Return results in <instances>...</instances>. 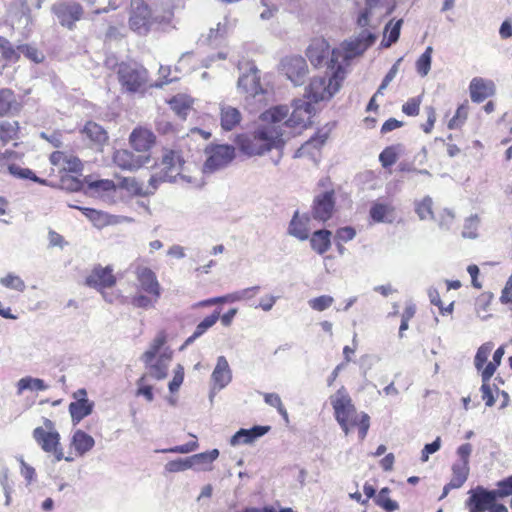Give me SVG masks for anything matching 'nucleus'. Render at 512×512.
<instances>
[{
    "mask_svg": "<svg viewBox=\"0 0 512 512\" xmlns=\"http://www.w3.org/2000/svg\"><path fill=\"white\" fill-rule=\"evenodd\" d=\"M340 53V51L332 53L331 69L311 79L304 98L293 101V111L289 118H287L286 106H275L261 114V124L252 136L240 141V149L243 153L255 156L263 155L274 148L279 149L294 135L293 128H303L310 123L315 113L312 102L328 101L340 89L345 74L339 63Z\"/></svg>",
    "mask_w": 512,
    "mask_h": 512,
    "instance_id": "nucleus-1",
    "label": "nucleus"
},
{
    "mask_svg": "<svg viewBox=\"0 0 512 512\" xmlns=\"http://www.w3.org/2000/svg\"><path fill=\"white\" fill-rule=\"evenodd\" d=\"M330 402L334 410L335 419L345 435H348L351 430L357 427L359 439L363 441L370 427V417L364 412H357L346 388L343 386L339 388L330 397Z\"/></svg>",
    "mask_w": 512,
    "mask_h": 512,
    "instance_id": "nucleus-2",
    "label": "nucleus"
},
{
    "mask_svg": "<svg viewBox=\"0 0 512 512\" xmlns=\"http://www.w3.org/2000/svg\"><path fill=\"white\" fill-rule=\"evenodd\" d=\"M185 162L178 151L166 150L159 164V172L151 175L149 179V188L146 193L155 191L161 182H178L183 181L189 184L198 185L199 181L192 175L185 173Z\"/></svg>",
    "mask_w": 512,
    "mask_h": 512,
    "instance_id": "nucleus-3",
    "label": "nucleus"
},
{
    "mask_svg": "<svg viewBox=\"0 0 512 512\" xmlns=\"http://www.w3.org/2000/svg\"><path fill=\"white\" fill-rule=\"evenodd\" d=\"M240 75L237 81V89L240 94L244 95L245 100L257 104L265 103L269 95L268 86L264 85L260 79V71L251 62L245 63L246 70L243 71V64L237 62Z\"/></svg>",
    "mask_w": 512,
    "mask_h": 512,
    "instance_id": "nucleus-4",
    "label": "nucleus"
},
{
    "mask_svg": "<svg viewBox=\"0 0 512 512\" xmlns=\"http://www.w3.org/2000/svg\"><path fill=\"white\" fill-rule=\"evenodd\" d=\"M139 287L147 295L138 294L131 298V304L137 308L148 309L154 307L161 296V286L155 273L146 267H137L135 270Z\"/></svg>",
    "mask_w": 512,
    "mask_h": 512,
    "instance_id": "nucleus-5",
    "label": "nucleus"
},
{
    "mask_svg": "<svg viewBox=\"0 0 512 512\" xmlns=\"http://www.w3.org/2000/svg\"><path fill=\"white\" fill-rule=\"evenodd\" d=\"M32 436L38 446L44 452L53 454L57 461L62 459L72 461L74 459L72 456H64L61 436L52 420L44 418L43 426L36 427L32 432Z\"/></svg>",
    "mask_w": 512,
    "mask_h": 512,
    "instance_id": "nucleus-6",
    "label": "nucleus"
},
{
    "mask_svg": "<svg viewBox=\"0 0 512 512\" xmlns=\"http://www.w3.org/2000/svg\"><path fill=\"white\" fill-rule=\"evenodd\" d=\"M159 18L157 9L152 11L143 0H131L129 26L135 33L146 35L152 25L159 22Z\"/></svg>",
    "mask_w": 512,
    "mask_h": 512,
    "instance_id": "nucleus-7",
    "label": "nucleus"
},
{
    "mask_svg": "<svg viewBox=\"0 0 512 512\" xmlns=\"http://www.w3.org/2000/svg\"><path fill=\"white\" fill-rule=\"evenodd\" d=\"M115 284L116 277L113 274V270L109 266L95 267L85 279V285L100 291L107 302L123 303L125 301V298L123 296L114 293H107L104 291L106 288H111Z\"/></svg>",
    "mask_w": 512,
    "mask_h": 512,
    "instance_id": "nucleus-8",
    "label": "nucleus"
},
{
    "mask_svg": "<svg viewBox=\"0 0 512 512\" xmlns=\"http://www.w3.org/2000/svg\"><path fill=\"white\" fill-rule=\"evenodd\" d=\"M469 493L466 505L470 512H508L506 506L496 503L497 497L493 490L488 491L478 486Z\"/></svg>",
    "mask_w": 512,
    "mask_h": 512,
    "instance_id": "nucleus-9",
    "label": "nucleus"
},
{
    "mask_svg": "<svg viewBox=\"0 0 512 512\" xmlns=\"http://www.w3.org/2000/svg\"><path fill=\"white\" fill-rule=\"evenodd\" d=\"M147 70L137 63H121L118 69V79L128 92L138 91L147 81Z\"/></svg>",
    "mask_w": 512,
    "mask_h": 512,
    "instance_id": "nucleus-10",
    "label": "nucleus"
},
{
    "mask_svg": "<svg viewBox=\"0 0 512 512\" xmlns=\"http://www.w3.org/2000/svg\"><path fill=\"white\" fill-rule=\"evenodd\" d=\"M43 0H12L8 10V20L15 29H27L32 22L30 6L40 9Z\"/></svg>",
    "mask_w": 512,
    "mask_h": 512,
    "instance_id": "nucleus-11",
    "label": "nucleus"
},
{
    "mask_svg": "<svg viewBox=\"0 0 512 512\" xmlns=\"http://www.w3.org/2000/svg\"><path fill=\"white\" fill-rule=\"evenodd\" d=\"M207 159L203 165L204 173H213L225 168L235 158V148L232 145H215L207 147Z\"/></svg>",
    "mask_w": 512,
    "mask_h": 512,
    "instance_id": "nucleus-12",
    "label": "nucleus"
},
{
    "mask_svg": "<svg viewBox=\"0 0 512 512\" xmlns=\"http://www.w3.org/2000/svg\"><path fill=\"white\" fill-rule=\"evenodd\" d=\"M392 12V8L383 5L382 0H366L364 9L357 18L358 26L377 28L382 19Z\"/></svg>",
    "mask_w": 512,
    "mask_h": 512,
    "instance_id": "nucleus-13",
    "label": "nucleus"
},
{
    "mask_svg": "<svg viewBox=\"0 0 512 512\" xmlns=\"http://www.w3.org/2000/svg\"><path fill=\"white\" fill-rule=\"evenodd\" d=\"M376 40V36L369 30H363L359 35L343 44L339 54V63L343 67L344 62L361 55Z\"/></svg>",
    "mask_w": 512,
    "mask_h": 512,
    "instance_id": "nucleus-14",
    "label": "nucleus"
},
{
    "mask_svg": "<svg viewBox=\"0 0 512 512\" xmlns=\"http://www.w3.org/2000/svg\"><path fill=\"white\" fill-rule=\"evenodd\" d=\"M151 161L150 154H135L128 149H117L112 154L113 164L123 171L136 172Z\"/></svg>",
    "mask_w": 512,
    "mask_h": 512,
    "instance_id": "nucleus-15",
    "label": "nucleus"
},
{
    "mask_svg": "<svg viewBox=\"0 0 512 512\" xmlns=\"http://www.w3.org/2000/svg\"><path fill=\"white\" fill-rule=\"evenodd\" d=\"M334 51L339 49H330L329 43L323 38L314 39L307 48L306 55L315 67H326V70L331 69V58Z\"/></svg>",
    "mask_w": 512,
    "mask_h": 512,
    "instance_id": "nucleus-16",
    "label": "nucleus"
},
{
    "mask_svg": "<svg viewBox=\"0 0 512 512\" xmlns=\"http://www.w3.org/2000/svg\"><path fill=\"white\" fill-rule=\"evenodd\" d=\"M335 210V198L333 191H324L317 194L312 202L311 215L319 222L328 221Z\"/></svg>",
    "mask_w": 512,
    "mask_h": 512,
    "instance_id": "nucleus-17",
    "label": "nucleus"
},
{
    "mask_svg": "<svg viewBox=\"0 0 512 512\" xmlns=\"http://www.w3.org/2000/svg\"><path fill=\"white\" fill-rule=\"evenodd\" d=\"M282 71L294 85H301L308 74L306 60L301 56H288L281 62Z\"/></svg>",
    "mask_w": 512,
    "mask_h": 512,
    "instance_id": "nucleus-18",
    "label": "nucleus"
},
{
    "mask_svg": "<svg viewBox=\"0 0 512 512\" xmlns=\"http://www.w3.org/2000/svg\"><path fill=\"white\" fill-rule=\"evenodd\" d=\"M75 401L71 402L68 410L74 425L79 424L85 417L90 415L94 408V402L88 400L87 391L84 388L73 393Z\"/></svg>",
    "mask_w": 512,
    "mask_h": 512,
    "instance_id": "nucleus-19",
    "label": "nucleus"
},
{
    "mask_svg": "<svg viewBox=\"0 0 512 512\" xmlns=\"http://www.w3.org/2000/svg\"><path fill=\"white\" fill-rule=\"evenodd\" d=\"M53 13L57 16L61 25L72 29L83 13L81 5L75 1H63L53 5Z\"/></svg>",
    "mask_w": 512,
    "mask_h": 512,
    "instance_id": "nucleus-20",
    "label": "nucleus"
},
{
    "mask_svg": "<svg viewBox=\"0 0 512 512\" xmlns=\"http://www.w3.org/2000/svg\"><path fill=\"white\" fill-rule=\"evenodd\" d=\"M128 141L138 154H150L151 148L155 145L156 136L150 129L138 126L132 130Z\"/></svg>",
    "mask_w": 512,
    "mask_h": 512,
    "instance_id": "nucleus-21",
    "label": "nucleus"
},
{
    "mask_svg": "<svg viewBox=\"0 0 512 512\" xmlns=\"http://www.w3.org/2000/svg\"><path fill=\"white\" fill-rule=\"evenodd\" d=\"M95 445L94 438L81 429L74 431L70 440V454L82 457Z\"/></svg>",
    "mask_w": 512,
    "mask_h": 512,
    "instance_id": "nucleus-22",
    "label": "nucleus"
},
{
    "mask_svg": "<svg viewBox=\"0 0 512 512\" xmlns=\"http://www.w3.org/2000/svg\"><path fill=\"white\" fill-rule=\"evenodd\" d=\"M219 117L221 128L225 131L234 130L242 121L240 110L224 102L219 104Z\"/></svg>",
    "mask_w": 512,
    "mask_h": 512,
    "instance_id": "nucleus-23",
    "label": "nucleus"
},
{
    "mask_svg": "<svg viewBox=\"0 0 512 512\" xmlns=\"http://www.w3.org/2000/svg\"><path fill=\"white\" fill-rule=\"evenodd\" d=\"M469 465L465 462H457L452 465V477L443 488V493L439 499L445 498L452 489L460 488L467 480L469 475Z\"/></svg>",
    "mask_w": 512,
    "mask_h": 512,
    "instance_id": "nucleus-24",
    "label": "nucleus"
},
{
    "mask_svg": "<svg viewBox=\"0 0 512 512\" xmlns=\"http://www.w3.org/2000/svg\"><path fill=\"white\" fill-rule=\"evenodd\" d=\"M310 218L305 214L296 211L289 223L288 234L299 239L306 240L310 236Z\"/></svg>",
    "mask_w": 512,
    "mask_h": 512,
    "instance_id": "nucleus-25",
    "label": "nucleus"
},
{
    "mask_svg": "<svg viewBox=\"0 0 512 512\" xmlns=\"http://www.w3.org/2000/svg\"><path fill=\"white\" fill-rule=\"evenodd\" d=\"M211 379L214 388L223 389L232 380L231 370L228 361L224 356H219L217 359L216 366L212 372Z\"/></svg>",
    "mask_w": 512,
    "mask_h": 512,
    "instance_id": "nucleus-26",
    "label": "nucleus"
},
{
    "mask_svg": "<svg viewBox=\"0 0 512 512\" xmlns=\"http://www.w3.org/2000/svg\"><path fill=\"white\" fill-rule=\"evenodd\" d=\"M89 193L104 201H112L116 193V185L112 180L101 179L88 183Z\"/></svg>",
    "mask_w": 512,
    "mask_h": 512,
    "instance_id": "nucleus-27",
    "label": "nucleus"
},
{
    "mask_svg": "<svg viewBox=\"0 0 512 512\" xmlns=\"http://www.w3.org/2000/svg\"><path fill=\"white\" fill-rule=\"evenodd\" d=\"M269 426H254L251 429H240L230 440L231 445L249 444L269 431Z\"/></svg>",
    "mask_w": 512,
    "mask_h": 512,
    "instance_id": "nucleus-28",
    "label": "nucleus"
},
{
    "mask_svg": "<svg viewBox=\"0 0 512 512\" xmlns=\"http://www.w3.org/2000/svg\"><path fill=\"white\" fill-rule=\"evenodd\" d=\"M469 91L471 100L480 103L493 94V83L476 77L471 80Z\"/></svg>",
    "mask_w": 512,
    "mask_h": 512,
    "instance_id": "nucleus-29",
    "label": "nucleus"
},
{
    "mask_svg": "<svg viewBox=\"0 0 512 512\" xmlns=\"http://www.w3.org/2000/svg\"><path fill=\"white\" fill-rule=\"evenodd\" d=\"M173 352L166 348L158 357L157 361L152 362L146 367L149 369V375L156 380H163L168 375V363L171 361Z\"/></svg>",
    "mask_w": 512,
    "mask_h": 512,
    "instance_id": "nucleus-30",
    "label": "nucleus"
},
{
    "mask_svg": "<svg viewBox=\"0 0 512 512\" xmlns=\"http://www.w3.org/2000/svg\"><path fill=\"white\" fill-rule=\"evenodd\" d=\"M370 217L378 223H393L396 219L395 208L391 203L376 202L370 208Z\"/></svg>",
    "mask_w": 512,
    "mask_h": 512,
    "instance_id": "nucleus-31",
    "label": "nucleus"
},
{
    "mask_svg": "<svg viewBox=\"0 0 512 512\" xmlns=\"http://www.w3.org/2000/svg\"><path fill=\"white\" fill-rule=\"evenodd\" d=\"M20 109L14 92L8 88L0 89V116L18 113Z\"/></svg>",
    "mask_w": 512,
    "mask_h": 512,
    "instance_id": "nucleus-32",
    "label": "nucleus"
},
{
    "mask_svg": "<svg viewBox=\"0 0 512 512\" xmlns=\"http://www.w3.org/2000/svg\"><path fill=\"white\" fill-rule=\"evenodd\" d=\"M167 342V333L165 330H160L157 332L156 336L150 343L149 348L142 354L141 360L145 365L150 364L160 350L164 347Z\"/></svg>",
    "mask_w": 512,
    "mask_h": 512,
    "instance_id": "nucleus-33",
    "label": "nucleus"
},
{
    "mask_svg": "<svg viewBox=\"0 0 512 512\" xmlns=\"http://www.w3.org/2000/svg\"><path fill=\"white\" fill-rule=\"evenodd\" d=\"M171 108L182 119H185L192 108L193 99L185 94L174 96L169 102Z\"/></svg>",
    "mask_w": 512,
    "mask_h": 512,
    "instance_id": "nucleus-34",
    "label": "nucleus"
},
{
    "mask_svg": "<svg viewBox=\"0 0 512 512\" xmlns=\"http://www.w3.org/2000/svg\"><path fill=\"white\" fill-rule=\"evenodd\" d=\"M331 232L328 230L315 231L310 239V243L314 251L318 254L326 252L330 246Z\"/></svg>",
    "mask_w": 512,
    "mask_h": 512,
    "instance_id": "nucleus-35",
    "label": "nucleus"
},
{
    "mask_svg": "<svg viewBox=\"0 0 512 512\" xmlns=\"http://www.w3.org/2000/svg\"><path fill=\"white\" fill-rule=\"evenodd\" d=\"M231 24L228 19H224L223 22H219L216 28H211L206 36V41L208 44H218L222 41L230 32Z\"/></svg>",
    "mask_w": 512,
    "mask_h": 512,
    "instance_id": "nucleus-36",
    "label": "nucleus"
},
{
    "mask_svg": "<svg viewBox=\"0 0 512 512\" xmlns=\"http://www.w3.org/2000/svg\"><path fill=\"white\" fill-rule=\"evenodd\" d=\"M83 133L96 144L102 145L108 140L107 132L97 123L88 122L84 128Z\"/></svg>",
    "mask_w": 512,
    "mask_h": 512,
    "instance_id": "nucleus-37",
    "label": "nucleus"
},
{
    "mask_svg": "<svg viewBox=\"0 0 512 512\" xmlns=\"http://www.w3.org/2000/svg\"><path fill=\"white\" fill-rule=\"evenodd\" d=\"M19 123L17 121H3L0 123V144L6 145L11 140L17 138Z\"/></svg>",
    "mask_w": 512,
    "mask_h": 512,
    "instance_id": "nucleus-38",
    "label": "nucleus"
},
{
    "mask_svg": "<svg viewBox=\"0 0 512 512\" xmlns=\"http://www.w3.org/2000/svg\"><path fill=\"white\" fill-rule=\"evenodd\" d=\"M77 208L80 209L83 212V214L98 228L110 224V215L103 211L86 207Z\"/></svg>",
    "mask_w": 512,
    "mask_h": 512,
    "instance_id": "nucleus-39",
    "label": "nucleus"
},
{
    "mask_svg": "<svg viewBox=\"0 0 512 512\" xmlns=\"http://www.w3.org/2000/svg\"><path fill=\"white\" fill-rule=\"evenodd\" d=\"M390 489L388 487L382 488L375 496V504L381 507L386 512H393L399 508L396 501L389 497Z\"/></svg>",
    "mask_w": 512,
    "mask_h": 512,
    "instance_id": "nucleus-40",
    "label": "nucleus"
},
{
    "mask_svg": "<svg viewBox=\"0 0 512 512\" xmlns=\"http://www.w3.org/2000/svg\"><path fill=\"white\" fill-rule=\"evenodd\" d=\"M432 53L433 48L428 46L416 61V71L422 77L428 75L431 69Z\"/></svg>",
    "mask_w": 512,
    "mask_h": 512,
    "instance_id": "nucleus-41",
    "label": "nucleus"
},
{
    "mask_svg": "<svg viewBox=\"0 0 512 512\" xmlns=\"http://www.w3.org/2000/svg\"><path fill=\"white\" fill-rule=\"evenodd\" d=\"M403 20L399 19L395 23L390 21L385 27V34L388 33V38L383 39L382 46L390 47L393 43L397 42L400 36V30Z\"/></svg>",
    "mask_w": 512,
    "mask_h": 512,
    "instance_id": "nucleus-42",
    "label": "nucleus"
},
{
    "mask_svg": "<svg viewBox=\"0 0 512 512\" xmlns=\"http://www.w3.org/2000/svg\"><path fill=\"white\" fill-rule=\"evenodd\" d=\"M178 0H156L155 1V9L158 10V14L160 15L159 23L168 21L172 16L173 9Z\"/></svg>",
    "mask_w": 512,
    "mask_h": 512,
    "instance_id": "nucleus-43",
    "label": "nucleus"
},
{
    "mask_svg": "<svg viewBox=\"0 0 512 512\" xmlns=\"http://www.w3.org/2000/svg\"><path fill=\"white\" fill-rule=\"evenodd\" d=\"M428 297H429L431 304L438 307L441 315L445 316V315L452 314L454 302H451L449 305L444 306L443 302L441 300L440 294L436 288L428 289Z\"/></svg>",
    "mask_w": 512,
    "mask_h": 512,
    "instance_id": "nucleus-44",
    "label": "nucleus"
},
{
    "mask_svg": "<svg viewBox=\"0 0 512 512\" xmlns=\"http://www.w3.org/2000/svg\"><path fill=\"white\" fill-rule=\"evenodd\" d=\"M17 388L20 394L27 389L42 391L47 388V385L41 379L25 377L18 381Z\"/></svg>",
    "mask_w": 512,
    "mask_h": 512,
    "instance_id": "nucleus-45",
    "label": "nucleus"
},
{
    "mask_svg": "<svg viewBox=\"0 0 512 512\" xmlns=\"http://www.w3.org/2000/svg\"><path fill=\"white\" fill-rule=\"evenodd\" d=\"M0 52L2 57L9 62H16L20 57L18 46L14 48L11 43L3 37H0Z\"/></svg>",
    "mask_w": 512,
    "mask_h": 512,
    "instance_id": "nucleus-46",
    "label": "nucleus"
},
{
    "mask_svg": "<svg viewBox=\"0 0 512 512\" xmlns=\"http://www.w3.org/2000/svg\"><path fill=\"white\" fill-rule=\"evenodd\" d=\"M9 172L20 179H30L36 183L44 184L45 181L35 175V173L29 168H23L19 165L12 164L9 166Z\"/></svg>",
    "mask_w": 512,
    "mask_h": 512,
    "instance_id": "nucleus-47",
    "label": "nucleus"
},
{
    "mask_svg": "<svg viewBox=\"0 0 512 512\" xmlns=\"http://www.w3.org/2000/svg\"><path fill=\"white\" fill-rule=\"evenodd\" d=\"M480 219L477 215H472L465 220L462 236L464 238L475 239L478 236V227H479Z\"/></svg>",
    "mask_w": 512,
    "mask_h": 512,
    "instance_id": "nucleus-48",
    "label": "nucleus"
},
{
    "mask_svg": "<svg viewBox=\"0 0 512 512\" xmlns=\"http://www.w3.org/2000/svg\"><path fill=\"white\" fill-rule=\"evenodd\" d=\"M0 283L9 289L16 290L18 292H23L25 290L24 281L17 275L9 273L6 276L0 279Z\"/></svg>",
    "mask_w": 512,
    "mask_h": 512,
    "instance_id": "nucleus-49",
    "label": "nucleus"
},
{
    "mask_svg": "<svg viewBox=\"0 0 512 512\" xmlns=\"http://www.w3.org/2000/svg\"><path fill=\"white\" fill-rule=\"evenodd\" d=\"M258 289H259V287L255 286V287L244 289L239 292H235L233 294H228L226 296L216 297L217 303L240 301L244 298L250 297L251 294L256 293L258 291Z\"/></svg>",
    "mask_w": 512,
    "mask_h": 512,
    "instance_id": "nucleus-50",
    "label": "nucleus"
},
{
    "mask_svg": "<svg viewBox=\"0 0 512 512\" xmlns=\"http://www.w3.org/2000/svg\"><path fill=\"white\" fill-rule=\"evenodd\" d=\"M333 303L334 298L329 295H321L308 301L310 308L319 312L330 308Z\"/></svg>",
    "mask_w": 512,
    "mask_h": 512,
    "instance_id": "nucleus-51",
    "label": "nucleus"
},
{
    "mask_svg": "<svg viewBox=\"0 0 512 512\" xmlns=\"http://www.w3.org/2000/svg\"><path fill=\"white\" fill-rule=\"evenodd\" d=\"M493 345L491 343H485L481 345L475 355L474 363L478 370H481L487 363L488 357L492 351Z\"/></svg>",
    "mask_w": 512,
    "mask_h": 512,
    "instance_id": "nucleus-52",
    "label": "nucleus"
},
{
    "mask_svg": "<svg viewBox=\"0 0 512 512\" xmlns=\"http://www.w3.org/2000/svg\"><path fill=\"white\" fill-rule=\"evenodd\" d=\"M147 374H143L137 381V390L136 395L137 396H143L148 402L153 401L154 394H153V387L151 385L147 384Z\"/></svg>",
    "mask_w": 512,
    "mask_h": 512,
    "instance_id": "nucleus-53",
    "label": "nucleus"
},
{
    "mask_svg": "<svg viewBox=\"0 0 512 512\" xmlns=\"http://www.w3.org/2000/svg\"><path fill=\"white\" fill-rule=\"evenodd\" d=\"M432 199L425 197L422 201L416 204V213L421 220H426L433 217L432 212Z\"/></svg>",
    "mask_w": 512,
    "mask_h": 512,
    "instance_id": "nucleus-54",
    "label": "nucleus"
},
{
    "mask_svg": "<svg viewBox=\"0 0 512 512\" xmlns=\"http://www.w3.org/2000/svg\"><path fill=\"white\" fill-rule=\"evenodd\" d=\"M264 400L265 402L272 406V407H275L278 411V413L284 418V419H288V413H287V410L286 408L284 407L282 401H281V398L278 394L276 393H266L264 394Z\"/></svg>",
    "mask_w": 512,
    "mask_h": 512,
    "instance_id": "nucleus-55",
    "label": "nucleus"
},
{
    "mask_svg": "<svg viewBox=\"0 0 512 512\" xmlns=\"http://www.w3.org/2000/svg\"><path fill=\"white\" fill-rule=\"evenodd\" d=\"M467 116H468V105H467V103H464L457 108L454 117L448 123V128L456 129V128L460 127L467 119Z\"/></svg>",
    "mask_w": 512,
    "mask_h": 512,
    "instance_id": "nucleus-56",
    "label": "nucleus"
},
{
    "mask_svg": "<svg viewBox=\"0 0 512 512\" xmlns=\"http://www.w3.org/2000/svg\"><path fill=\"white\" fill-rule=\"evenodd\" d=\"M220 318V310H215L211 315L205 317L195 328L196 334L202 336L210 329Z\"/></svg>",
    "mask_w": 512,
    "mask_h": 512,
    "instance_id": "nucleus-57",
    "label": "nucleus"
},
{
    "mask_svg": "<svg viewBox=\"0 0 512 512\" xmlns=\"http://www.w3.org/2000/svg\"><path fill=\"white\" fill-rule=\"evenodd\" d=\"M192 467V460L190 457L186 459H176L171 460L166 463L165 470L170 473H176L180 471H185Z\"/></svg>",
    "mask_w": 512,
    "mask_h": 512,
    "instance_id": "nucleus-58",
    "label": "nucleus"
},
{
    "mask_svg": "<svg viewBox=\"0 0 512 512\" xmlns=\"http://www.w3.org/2000/svg\"><path fill=\"white\" fill-rule=\"evenodd\" d=\"M218 456H219V451L217 449H213L208 452L195 454V455L191 456L190 459L192 460V466H193L196 463L197 464L198 463H212L214 460L217 459Z\"/></svg>",
    "mask_w": 512,
    "mask_h": 512,
    "instance_id": "nucleus-59",
    "label": "nucleus"
},
{
    "mask_svg": "<svg viewBox=\"0 0 512 512\" xmlns=\"http://www.w3.org/2000/svg\"><path fill=\"white\" fill-rule=\"evenodd\" d=\"M18 50L20 51V55L23 54L25 57L35 63H39L43 60L42 53H40L35 47L29 45H19Z\"/></svg>",
    "mask_w": 512,
    "mask_h": 512,
    "instance_id": "nucleus-60",
    "label": "nucleus"
},
{
    "mask_svg": "<svg viewBox=\"0 0 512 512\" xmlns=\"http://www.w3.org/2000/svg\"><path fill=\"white\" fill-rule=\"evenodd\" d=\"M184 381V368L181 365H178L176 370L174 371V376L169 383V390L171 393H175L179 390L180 386Z\"/></svg>",
    "mask_w": 512,
    "mask_h": 512,
    "instance_id": "nucleus-61",
    "label": "nucleus"
},
{
    "mask_svg": "<svg viewBox=\"0 0 512 512\" xmlns=\"http://www.w3.org/2000/svg\"><path fill=\"white\" fill-rule=\"evenodd\" d=\"M82 169V163L79 158L72 154H67L61 170L68 172H78Z\"/></svg>",
    "mask_w": 512,
    "mask_h": 512,
    "instance_id": "nucleus-62",
    "label": "nucleus"
},
{
    "mask_svg": "<svg viewBox=\"0 0 512 512\" xmlns=\"http://www.w3.org/2000/svg\"><path fill=\"white\" fill-rule=\"evenodd\" d=\"M379 160L383 167H389L397 161V154L392 147L384 149L380 155Z\"/></svg>",
    "mask_w": 512,
    "mask_h": 512,
    "instance_id": "nucleus-63",
    "label": "nucleus"
},
{
    "mask_svg": "<svg viewBox=\"0 0 512 512\" xmlns=\"http://www.w3.org/2000/svg\"><path fill=\"white\" fill-rule=\"evenodd\" d=\"M441 447V438L437 437L432 443L426 444L421 451V461L427 462L429 455L437 452Z\"/></svg>",
    "mask_w": 512,
    "mask_h": 512,
    "instance_id": "nucleus-64",
    "label": "nucleus"
}]
</instances>
